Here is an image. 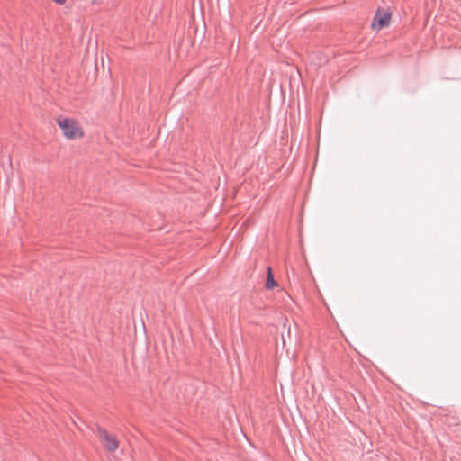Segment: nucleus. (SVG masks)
Instances as JSON below:
<instances>
[{"mask_svg":"<svg viewBox=\"0 0 461 461\" xmlns=\"http://www.w3.org/2000/svg\"><path fill=\"white\" fill-rule=\"evenodd\" d=\"M100 438L103 445L108 451L113 452L118 448L119 442L117 438L114 436L108 434L106 431L100 432Z\"/></svg>","mask_w":461,"mask_h":461,"instance_id":"7ed1b4c3","label":"nucleus"},{"mask_svg":"<svg viewBox=\"0 0 461 461\" xmlns=\"http://www.w3.org/2000/svg\"><path fill=\"white\" fill-rule=\"evenodd\" d=\"M56 123L67 140H77L85 136L84 127L76 118L60 115L57 117Z\"/></svg>","mask_w":461,"mask_h":461,"instance_id":"f257e3e1","label":"nucleus"},{"mask_svg":"<svg viewBox=\"0 0 461 461\" xmlns=\"http://www.w3.org/2000/svg\"><path fill=\"white\" fill-rule=\"evenodd\" d=\"M91 1H92V3H95L96 2V0H91Z\"/></svg>","mask_w":461,"mask_h":461,"instance_id":"39448f33","label":"nucleus"},{"mask_svg":"<svg viewBox=\"0 0 461 461\" xmlns=\"http://www.w3.org/2000/svg\"><path fill=\"white\" fill-rule=\"evenodd\" d=\"M276 285H277V284H276V281L274 280V277H273V275H272L271 268H268V272H267V278L266 286H267L268 289H272V288L276 287Z\"/></svg>","mask_w":461,"mask_h":461,"instance_id":"20e7f679","label":"nucleus"},{"mask_svg":"<svg viewBox=\"0 0 461 461\" xmlns=\"http://www.w3.org/2000/svg\"><path fill=\"white\" fill-rule=\"evenodd\" d=\"M390 22L391 13L384 9H378L371 23V27L373 30L380 31L383 28L388 27Z\"/></svg>","mask_w":461,"mask_h":461,"instance_id":"f03ea898","label":"nucleus"}]
</instances>
